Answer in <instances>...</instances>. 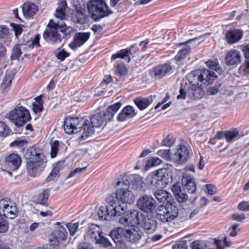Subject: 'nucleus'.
<instances>
[{"label": "nucleus", "mask_w": 249, "mask_h": 249, "mask_svg": "<svg viewBox=\"0 0 249 249\" xmlns=\"http://www.w3.org/2000/svg\"><path fill=\"white\" fill-rule=\"evenodd\" d=\"M231 219L233 220L239 222H242L246 219L245 214H239L238 213H234L231 216Z\"/></svg>", "instance_id": "nucleus-62"}, {"label": "nucleus", "mask_w": 249, "mask_h": 249, "mask_svg": "<svg viewBox=\"0 0 249 249\" xmlns=\"http://www.w3.org/2000/svg\"><path fill=\"white\" fill-rule=\"evenodd\" d=\"M157 154L160 157L166 160L172 161V156H171L170 149L159 150Z\"/></svg>", "instance_id": "nucleus-54"}, {"label": "nucleus", "mask_w": 249, "mask_h": 249, "mask_svg": "<svg viewBox=\"0 0 249 249\" xmlns=\"http://www.w3.org/2000/svg\"><path fill=\"white\" fill-rule=\"evenodd\" d=\"M217 77L214 71L208 69H196L189 73L188 80L190 83L207 86L211 84Z\"/></svg>", "instance_id": "nucleus-5"}, {"label": "nucleus", "mask_w": 249, "mask_h": 249, "mask_svg": "<svg viewBox=\"0 0 249 249\" xmlns=\"http://www.w3.org/2000/svg\"><path fill=\"white\" fill-rule=\"evenodd\" d=\"M178 209L172 202L160 206L157 210L156 218L165 223L173 220L178 216Z\"/></svg>", "instance_id": "nucleus-9"}, {"label": "nucleus", "mask_w": 249, "mask_h": 249, "mask_svg": "<svg viewBox=\"0 0 249 249\" xmlns=\"http://www.w3.org/2000/svg\"><path fill=\"white\" fill-rule=\"evenodd\" d=\"M63 128L66 133L68 134L74 133L73 127L72 126L70 117H67L65 118L64 122Z\"/></svg>", "instance_id": "nucleus-46"}, {"label": "nucleus", "mask_w": 249, "mask_h": 249, "mask_svg": "<svg viewBox=\"0 0 249 249\" xmlns=\"http://www.w3.org/2000/svg\"><path fill=\"white\" fill-rule=\"evenodd\" d=\"M1 211L5 217L9 219L17 217L18 213L16 203L7 197L0 200V213Z\"/></svg>", "instance_id": "nucleus-12"}, {"label": "nucleus", "mask_w": 249, "mask_h": 249, "mask_svg": "<svg viewBox=\"0 0 249 249\" xmlns=\"http://www.w3.org/2000/svg\"><path fill=\"white\" fill-rule=\"evenodd\" d=\"M191 52V48L189 46L180 49L174 58L176 61V63L178 64V62H180L182 60H184L186 56L189 54Z\"/></svg>", "instance_id": "nucleus-38"}, {"label": "nucleus", "mask_w": 249, "mask_h": 249, "mask_svg": "<svg viewBox=\"0 0 249 249\" xmlns=\"http://www.w3.org/2000/svg\"><path fill=\"white\" fill-rule=\"evenodd\" d=\"M189 158V151L183 144H178L176 152L172 156V161L178 164H182Z\"/></svg>", "instance_id": "nucleus-16"}, {"label": "nucleus", "mask_w": 249, "mask_h": 249, "mask_svg": "<svg viewBox=\"0 0 249 249\" xmlns=\"http://www.w3.org/2000/svg\"><path fill=\"white\" fill-rule=\"evenodd\" d=\"M137 114L134 108L130 105L124 107L117 117V121L120 122H124L127 119L134 117Z\"/></svg>", "instance_id": "nucleus-25"}, {"label": "nucleus", "mask_w": 249, "mask_h": 249, "mask_svg": "<svg viewBox=\"0 0 249 249\" xmlns=\"http://www.w3.org/2000/svg\"><path fill=\"white\" fill-rule=\"evenodd\" d=\"M12 134V130L8 125L2 121H0V137H6Z\"/></svg>", "instance_id": "nucleus-44"}, {"label": "nucleus", "mask_w": 249, "mask_h": 249, "mask_svg": "<svg viewBox=\"0 0 249 249\" xmlns=\"http://www.w3.org/2000/svg\"><path fill=\"white\" fill-rule=\"evenodd\" d=\"M53 238L59 243V242L64 241L66 239L68 232L66 229L63 226H62L60 227L58 230L53 231Z\"/></svg>", "instance_id": "nucleus-37"}, {"label": "nucleus", "mask_w": 249, "mask_h": 249, "mask_svg": "<svg viewBox=\"0 0 249 249\" xmlns=\"http://www.w3.org/2000/svg\"><path fill=\"white\" fill-rule=\"evenodd\" d=\"M166 172H153L151 183L157 186H164L170 182V178L165 176Z\"/></svg>", "instance_id": "nucleus-24"}, {"label": "nucleus", "mask_w": 249, "mask_h": 249, "mask_svg": "<svg viewBox=\"0 0 249 249\" xmlns=\"http://www.w3.org/2000/svg\"><path fill=\"white\" fill-rule=\"evenodd\" d=\"M70 119L73 127L74 133L80 131L85 124V119L83 118L70 117Z\"/></svg>", "instance_id": "nucleus-35"}, {"label": "nucleus", "mask_w": 249, "mask_h": 249, "mask_svg": "<svg viewBox=\"0 0 249 249\" xmlns=\"http://www.w3.org/2000/svg\"><path fill=\"white\" fill-rule=\"evenodd\" d=\"M10 26L14 31L15 36L18 38L22 33V27H23V25L22 24H17L14 23H11L10 24Z\"/></svg>", "instance_id": "nucleus-56"}, {"label": "nucleus", "mask_w": 249, "mask_h": 249, "mask_svg": "<svg viewBox=\"0 0 249 249\" xmlns=\"http://www.w3.org/2000/svg\"><path fill=\"white\" fill-rule=\"evenodd\" d=\"M5 162L11 170L17 171L21 165L22 160L18 154L13 153L6 157Z\"/></svg>", "instance_id": "nucleus-20"}, {"label": "nucleus", "mask_w": 249, "mask_h": 249, "mask_svg": "<svg viewBox=\"0 0 249 249\" xmlns=\"http://www.w3.org/2000/svg\"><path fill=\"white\" fill-rule=\"evenodd\" d=\"M67 30L68 27L66 24L60 25L51 19L43 33V37L50 44H59L62 42V38L66 36Z\"/></svg>", "instance_id": "nucleus-2"}, {"label": "nucleus", "mask_w": 249, "mask_h": 249, "mask_svg": "<svg viewBox=\"0 0 249 249\" xmlns=\"http://www.w3.org/2000/svg\"><path fill=\"white\" fill-rule=\"evenodd\" d=\"M143 220V214L136 210L126 211L121 216L120 223L124 226L135 227L139 225Z\"/></svg>", "instance_id": "nucleus-11"}, {"label": "nucleus", "mask_w": 249, "mask_h": 249, "mask_svg": "<svg viewBox=\"0 0 249 249\" xmlns=\"http://www.w3.org/2000/svg\"><path fill=\"white\" fill-rule=\"evenodd\" d=\"M67 228L69 230L70 234L73 236L77 231L79 227V222H75L74 223H68L66 225Z\"/></svg>", "instance_id": "nucleus-55"}, {"label": "nucleus", "mask_w": 249, "mask_h": 249, "mask_svg": "<svg viewBox=\"0 0 249 249\" xmlns=\"http://www.w3.org/2000/svg\"><path fill=\"white\" fill-rule=\"evenodd\" d=\"M116 186H121L122 188L116 190L115 194L113 195L115 199L123 203L128 204H132L135 201V196L131 191L124 187L131 186V188L139 190L142 188V180L139 178H134L131 184L128 179H125L124 181L122 179L116 183Z\"/></svg>", "instance_id": "nucleus-1"}, {"label": "nucleus", "mask_w": 249, "mask_h": 249, "mask_svg": "<svg viewBox=\"0 0 249 249\" xmlns=\"http://www.w3.org/2000/svg\"><path fill=\"white\" fill-rule=\"evenodd\" d=\"M88 123L89 121L85 119V124L83 125L82 129H83V134H84L86 137H88L93 134L94 131L93 130V128L94 127H93L92 125L90 127L89 125L88 124Z\"/></svg>", "instance_id": "nucleus-51"}, {"label": "nucleus", "mask_w": 249, "mask_h": 249, "mask_svg": "<svg viewBox=\"0 0 249 249\" xmlns=\"http://www.w3.org/2000/svg\"><path fill=\"white\" fill-rule=\"evenodd\" d=\"M75 13L73 14L72 19L74 22L84 24L87 21L86 6L84 4H77L75 5Z\"/></svg>", "instance_id": "nucleus-19"}, {"label": "nucleus", "mask_w": 249, "mask_h": 249, "mask_svg": "<svg viewBox=\"0 0 249 249\" xmlns=\"http://www.w3.org/2000/svg\"><path fill=\"white\" fill-rule=\"evenodd\" d=\"M50 191L49 189H44L36 196H35L36 204L48 206V200L50 195Z\"/></svg>", "instance_id": "nucleus-32"}, {"label": "nucleus", "mask_w": 249, "mask_h": 249, "mask_svg": "<svg viewBox=\"0 0 249 249\" xmlns=\"http://www.w3.org/2000/svg\"><path fill=\"white\" fill-rule=\"evenodd\" d=\"M109 208L110 205L108 204L106 206H102L100 207L98 214L100 220H108L111 218V216L110 215V209Z\"/></svg>", "instance_id": "nucleus-39"}, {"label": "nucleus", "mask_w": 249, "mask_h": 249, "mask_svg": "<svg viewBox=\"0 0 249 249\" xmlns=\"http://www.w3.org/2000/svg\"><path fill=\"white\" fill-rule=\"evenodd\" d=\"M205 247L198 240L193 241L192 243V249H205Z\"/></svg>", "instance_id": "nucleus-64"}, {"label": "nucleus", "mask_w": 249, "mask_h": 249, "mask_svg": "<svg viewBox=\"0 0 249 249\" xmlns=\"http://www.w3.org/2000/svg\"><path fill=\"white\" fill-rule=\"evenodd\" d=\"M207 189V192L210 195H213L216 193L217 189L214 185L206 184L205 185Z\"/></svg>", "instance_id": "nucleus-63"}, {"label": "nucleus", "mask_w": 249, "mask_h": 249, "mask_svg": "<svg viewBox=\"0 0 249 249\" xmlns=\"http://www.w3.org/2000/svg\"><path fill=\"white\" fill-rule=\"evenodd\" d=\"M57 50L58 51L55 53V56L58 60L62 62L64 61L70 55V53L67 52L64 49H61L59 48Z\"/></svg>", "instance_id": "nucleus-48"}, {"label": "nucleus", "mask_w": 249, "mask_h": 249, "mask_svg": "<svg viewBox=\"0 0 249 249\" xmlns=\"http://www.w3.org/2000/svg\"><path fill=\"white\" fill-rule=\"evenodd\" d=\"M121 106V103L118 102L108 106L106 110L99 111L93 114L90 117L91 125L95 127L105 125L113 120L114 115Z\"/></svg>", "instance_id": "nucleus-4"}, {"label": "nucleus", "mask_w": 249, "mask_h": 249, "mask_svg": "<svg viewBox=\"0 0 249 249\" xmlns=\"http://www.w3.org/2000/svg\"><path fill=\"white\" fill-rule=\"evenodd\" d=\"M137 49V45L136 44L132 45L129 48L123 49L117 52L116 53L113 54L111 57V60H115L117 58L125 59L127 60L128 62L130 61V56L133 55L131 51L133 49Z\"/></svg>", "instance_id": "nucleus-23"}, {"label": "nucleus", "mask_w": 249, "mask_h": 249, "mask_svg": "<svg viewBox=\"0 0 249 249\" xmlns=\"http://www.w3.org/2000/svg\"><path fill=\"white\" fill-rule=\"evenodd\" d=\"M6 117L17 127L23 126L27 122L30 121L32 119L29 111L22 106L17 107L11 110L7 114Z\"/></svg>", "instance_id": "nucleus-6"}, {"label": "nucleus", "mask_w": 249, "mask_h": 249, "mask_svg": "<svg viewBox=\"0 0 249 249\" xmlns=\"http://www.w3.org/2000/svg\"><path fill=\"white\" fill-rule=\"evenodd\" d=\"M206 66L210 69L217 71L220 68V66L216 58L213 60H209L206 62Z\"/></svg>", "instance_id": "nucleus-53"}, {"label": "nucleus", "mask_w": 249, "mask_h": 249, "mask_svg": "<svg viewBox=\"0 0 249 249\" xmlns=\"http://www.w3.org/2000/svg\"><path fill=\"white\" fill-rule=\"evenodd\" d=\"M239 135V131L237 128H231L228 130H225V139L228 142L237 137Z\"/></svg>", "instance_id": "nucleus-43"}, {"label": "nucleus", "mask_w": 249, "mask_h": 249, "mask_svg": "<svg viewBox=\"0 0 249 249\" xmlns=\"http://www.w3.org/2000/svg\"><path fill=\"white\" fill-rule=\"evenodd\" d=\"M14 75L11 72H6L0 88L2 92H7L11 87Z\"/></svg>", "instance_id": "nucleus-31"}, {"label": "nucleus", "mask_w": 249, "mask_h": 249, "mask_svg": "<svg viewBox=\"0 0 249 249\" xmlns=\"http://www.w3.org/2000/svg\"><path fill=\"white\" fill-rule=\"evenodd\" d=\"M225 62L228 66L237 65L241 62L240 52L236 50H231L225 56Z\"/></svg>", "instance_id": "nucleus-21"}, {"label": "nucleus", "mask_w": 249, "mask_h": 249, "mask_svg": "<svg viewBox=\"0 0 249 249\" xmlns=\"http://www.w3.org/2000/svg\"><path fill=\"white\" fill-rule=\"evenodd\" d=\"M90 36V32L76 33L74 36L73 40L69 44V47L74 50L86 42L89 38Z\"/></svg>", "instance_id": "nucleus-17"}, {"label": "nucleus", "mask_w": 249, "mask_h": 249, "mask_svg": "<svg viewBox=\"0 0 249 249\" xmlns=\"http://www.w3.org/2000/svg\"><path fill=\"white\" fill-rule=\"evenodd\" d=\"M106 201L107 204L110 205V215L111 216V217L123 215L126 212L125 211V207L120 204V202L115 199L113 195L108 196Z\"/></svg>", "instance_id": "nucleus-14"}, {"label": "nucleus", "mask_w": 249, "mask_h": 249, "mask_svg": "<svg viewBox=\"0 0 249 249\" xmlns=\"http://www.w3.org/2000/svg\"><path fill=\"white\" fill-rule=\"evenodd\" d=\"M137 204L140 210L147 213H152L156 207V201L154 198L147 195L141 196Z\"/></svg>", "instance_id": "nucleus-13"}, {"label": "nucleus", "mask_w": 249, "mask_h": 249, "mask_svg": "<svg viewBox=\"0 0 249 249\" xmlns=\"http://www.w3.org/2000/svg\"><path fill=\"white\" fill-rule=\"evenodd\" d=\"M139 225L143 227V228L148 233L153 232L157 228L156 221L152 218H147L143 214V220Z\"/></svg>", "instance_id": "nucleus-29"}, {"label": "nucleus", "mask_w": 249, "mask_h": 249, "mask_svg": "<svg viewBox=\"0 0 249 249\" xmlns=\"http://www.w3.org/2000/svg\"><path fill=\"white\" fill-rule=\"evenodd\" d=\"M28 143V141L25 140H16L11 142L9 144L10 147H18L20 148L22 150L26 149L25 145Z\"/></svg>", "instance_id": "nucleus-50"}, {"label": "nucleus", "mask_w": 249, "mask_h": 249, "mask_svg": "<svg viewBox=\"0 0 249 249\" xmlns=\"http://www.w3.org/2000/svg\"><path fill=\"white\" fill-rule=\"evenodd\" d=\"M162 160L157 157H150L145 160V169L149 170L152 167L157 166L162 163Z\"/></svg>", "instance_id": "nucleus-40"}, {"label": "nucleus", "mask_w": 249, "mask_h": 249, "mask_svg": "<svg viewBox=\"0 0 249 249\" xmlns=\"http://www.w3.org/2000/svg\"><path fill=\"white\" fill-rule=\"evenodd\" d=\"M59 142L55 140L51 143V152L50 155L52 158H54L56 157L59 151Z\"/></svg>", "instance_id": "nucleus-49"}, {"label": "nucleus", "mask_w": 249, "mask_h": 249, "mask_svg": "<svg viewBox=\"0 0 249 249\" xmlns=\"http://www.w3.org/2000/svg\"><path fill=\"white\" fill-rule=\"evenodd\" d=\"M110 236L120 248L123 249L126 246L125 240V231L124 232L123 228H118L113 230L110 233Z\"/></svg>", "instance_id": "nucleus-18"}, {"label": "nucleus", "mask_w": 249, "mask_h": 249, "mask_svg": "<svg viewBox=\"0 0 249 249\" xmlns=\"http://www.w3.org/2000/svg\"><path fill=\"white\" fill-rule=\"evenodd\" d=\"M27 150L30 153V157L27 158L26 167L27 171H34L45 166L46 162L45 156L37 152L36 146L30 147Z\"/></svg>", "instance_id": "nucleus-8"}, {"label": "nucleus", "mask_w": 249, "mask_h": 249, "mask_svg": "<svg viewBox=\"0 0 249 249\" xmlns=\"http://www.w3.org/2000/svg\"><path fill=\"white\" fill-rule=\"evenodd\" d=\"M35 100V102L33 104V110L36 114L40 113L44 109L41 95L36 97Z\"/></svg>", "instance_id": "nucleus-41"}, {"label": "nucleus", "mask_w": 249, "mask_h": 249, "mask_svg": "<svg viewBox=\"0 0 249 249\" xmlns=\"http://www.w3.org/2000/svg\"><path fill=\"white\" fill-rule=\"evenodd\" d=\"M88 14L95 22L113 13L105 0H89L87 3Z\"/></svg>", "instance_id": "nucleus-3"}, {"label": "nucleus", "mask_w": 249, "mask_h": 249, "mask_svg": "<svg viewBox=\"0 0 249 249\" xmlns=\"http://www.w3.org/2000/svg\"><path fill=\"white\" fill-rule=\"evenodd\" d=\"M70 119L73 127L74 133L80 131L85 124V119L83 118L70 117Z\"/></svg>", "instance_id": "nucleus-34"}, {"label": "nucleus", "mask_w": 249, "mask_h": 249, "mask_svg": "<svg viewBox=\"0 0 249 249\" xmlns=\"http://www.w3.org/2000/svg\"><path fill=\"white\" fill-rule=\"evenodd\" d=\"M172 67L169 63H166L159 64L153 67L150 71V74L156 79H160L167 75L172 70Z\"/></svg>", "instance_id": "nucleus-15"}, {"label": "nucleus", "mask_w": 249, "mask_h": 249, "mask_svg": "<svg viewBox=\"0 0 249 249\" xmlns=\"http://www.w3.org/2000/svg\"><path fill=\"white\" fill-rule=\"evenodd\" d=\"M198 84L186 83L181 84L179 88V94L177 96V99H185L187 94L192 99H199L204 95V91Z\"/></svg>", "instance_id": "nucleus-7"}, {"label": "nucleus", "mask_w": 249, "mask_h": 249, "mask_svg": "<svg viewBox=\"0 0 249 249\" xmlns=\"http://www.w3.org/2000/svg\"><path fill=\"white\" fill-rule=\"evenodd\" d=\"M142 232L138 228H133L125 230V237L128 241L134 244H137L141 239Z\"/></svg>", "instance_id": "nucleus-28"}, {"label": "nucleus", "mask_w": 249, "mask_h": 249, "mask_svg": "<svg viewBox=\"0 0 249 249\" xmlns=\"http://www.w3.org/2000/svg\"><path fill=\"white\" fill-rule=\"evenodd\" d=\"M175 142V139L172 134H168L165 138H164L161 142L162 145L171 147L173 145Z\"/></svg>", "instance_id": "nucleus-52"}, {"label": "nucleus", "mask_w": 249, "mask_h": 249, "mask_svg": "<svg viewBox=\"0 0 249 249\" xmlns=\"http://www.w3.org/2000/svg\"><path fill=\"white\" fill-rule=\"evenodd\" d=\"M67 7V2L65 0L61 1L59 3L57 8L56 9L55 16L57 18L60 19H63L66 18V10Z\"/></svg>", "instance_id": "nucleus-36"}, {"label": "nucleus", "mask_w": 249, "mask_h": 249, "mask_svg": "<svg viewBox=\"0 0 249 249\" xmlns=\"http://www.w3.org/2000/svg\"><path fill=\"white\" fill-rule=\"evenodd\" d=\"M154 196L160 203L165 204L172 203L173 200L171 194L162 189L157 190L154 193Z\"/></svg>", "instance_id": "nucleus-27"}, {"label": "nucleus", "mask_w": 249, "mask_h": 249, "mask_svg": "<svg viewBox=\"0 0 249 249\" xmlns=\"http://www.w3.org/2000/svg\"><path fill=\"white\" fill-rule=\"evenodd\" d=\"M116 73L120 76H124L127 74V68L123 64H118L116 68Z\"/></svg>", "instance_id": "nucleus-57"}, {"label": "nucleus", "mask_w": 249, "mask_h": 249, "mask_svg": "<svg viewBox=\"0 0 249 249\" xmlns=\"http://www.w3.org/2000/svg\"><path fill=\"white\" fill-rule=\"evenodd\" d=\"M181 182L184 190L190 194H193L196 191V184L195 179L190 176L183 175Z\"/></svg>", "instance_id": "nucleus-26"}, {"label": "nucleus", "mask_w": 249, "mask_h": 249, "mask_svg": "<svg viewBox=\"0 0 249 249\" xmlns=\"http://www.w3.org/2000/svg\"><path fill=\"white\" fill-rule=\"evenodd\" d=\"M41 36L40 34H36L33 39L28 42V46L30 48L33 49L34 48H40L41 45L40 44V39Z\"/></svg>", "instance_id": "nucleus-47"}, {"label": "nucleus", "mask_w": 249, "mask_h": 249, "mask_svg": "<svg viewBox=\"0 0 249 249\" xmlns=\"http://www.w3.org/2000/svg\"><path fill=\"white\" fill-rule=\"evenodd\" d=\"M238 72L240 73H249V58L247 59L245 62L239 67Z\"/></svg>", "instance_id": "nucleus-59"}, {"label": "nucleus", "mask_w": 249, "mask_h": 249, "mask_svg": "<svg viewBox=\"0 0 249 249\" xmlns=\"http://www.w3.org/2000/svg\"><path fill=\"white\" fill-rule=\"evenodd\" d=\"M237 208L241 211H249V201H242L240 202L237 206Z\"/></svg>", "instance_id": "nucleus-60"}, {"label": "nucleus", "mask_w": 249, "mask_h": 249, "mask_svg": "<svg viewBox=\"0 0 249 249\" xmlns=\"http://www.w3.org/2000/svg\"><path fill=\"white\" fill-rule=\"evenodd\" d=\"M9 28L5 25H0V39L6 38L9 36Z\"/></svg>", "instance_id": "nucleus-58"}, {"label": "nucleus", "mask_w": 249, "mask_h": 249, "mask_svg": "<svg viewBox=\"0 0 249 249\" xmlns=\"http://www.w3.org/2000/svg\"><path fill=\"white\" fill-rule=\"evenodd\" d=\"M243 32L238 29L228 30L225 34V38L229 44H232L238 42L243 37Z\"/></svg>", "instance_id": "nucleus-22"}, {"label": "nucleus", "mask_w": 249, "mask_h": 249, "mask_svg": "<svg viewBox=\"0 0 249 249\" xmlns=\"http://www.w3.org/2000/svg\"><path fill=\"white\" fill-rule=\"evenodd\" d=\"M134 103L140 110L146 109L152 102L148 98L139 97L134 99Z\"/></svg>", "instance_id": "nucleus-33"}, {"label": "nucleus", "mask_w": 249, "mask_h": 249, "mask_svg": "<svg viewBox=\"0 0 249 249\" xmlns=\"http://www.w3.org/2000/svg\"><path fill=\"white\" fill-rule=\"evenodd\" d=\"M38 8L34 3L30 2H25L22 5V12L26 18H31L34 16Z\"/></svg>", "instance_id": "nucleus-30"}, {"label": "nucleus", "mask_w": 249, "mask_h": 249, "mask_svg": "<svg viewBox=\"0 0 249 249\" xmlns=\"http://www.w3.org/2000/svg\"><path fill=\"white\" fill-rule=\"evenodd\" d=\"M87 235L92 242H95L96 244L104 248H107L111 245L110 241L103 235L101 228L96 224H91L89 226Z\"/></svg>", "instance_id": "nucleus-10"}, {"label": "nucleus", "mask_w": 249, "mask_h": 249, "mask_svg": "<svg viewBox=\"0 0 249 249\" xmlns=\"http://www.w3.org/2000/svg\"><path fill=\"white\" fill-rule=\"evenodd\" d=\"M214 243L216 247V249H224L226 247H230L231 245L230 239L224 236L223 239L218 240L214 239Z\"/></svg>", "instance_id": "nucleus-42"}, {"label": "nucleus", "mask_w": 249, "mask_h": 249, "mask_svg": "<svg viewBox=\"0 0 249 249\" xmlns=\"http://www.w3.org/2000/svg\"><path fill=\"white\" fill-rule=\"evenodd\" d=\"M22 53L21 44H17L13 48L11 58L12 60L18 59Z\"/></svg>", "instance_id": "nucleus-45"}, {"label": "nucleus", "mask_w": 249, "mask_h": 249, "mask_svg": "<svg viewBox=\"0 0 249 249\" xmlns=\"http://www.w3.org/2000/svg\"><path fill=\"white\" fill-rule=\"evenodd\" d=\"M65 161L60 160L53 165L52 171H60L63 169L65 166Z\"/></svg>", "instance_id": "nucleus-61"}]
</instances>
